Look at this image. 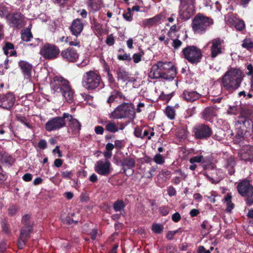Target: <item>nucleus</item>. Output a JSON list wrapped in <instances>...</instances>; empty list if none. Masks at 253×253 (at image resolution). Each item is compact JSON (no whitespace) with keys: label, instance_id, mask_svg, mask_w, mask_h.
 I'll return each instance as SVG.
<instances>
[{"label":"nucleus","instance_id":"f257e3e1","mask_svg":"<svg viewBox=\"0 0 253 253\" xmlns=\"http://www.w3.org/2000/svg\"><path fill=\"white\" fill-rule=\"evenodd\" d=\"M176 75V70L170 62L158 61L154 64L149 72V77L152 79H164L172 80Z\"/></svg>","mask_w":253,"mask_h":253},{"label":"nucleus","instance_id":"f03ea898","mask_svg":"<svg viewBox=\"0 0 253 253\" xmlns=\"http://www.w3.org/2000/svg\"><path fill=\"white\" fill-rule=\"evenodd\" d=\"M243 77V73L240 69L231 68L222 76L221 87L229 92H233L240 86Z\"/></svg>","mask_w":253,"mask_h":253},{"label":"nucleus","instance_id":"7ed1b4c3","mask_svg":"<svg viewBox=\"0 0 253 253\" xmlns=\"http://www.w3.org/2000/svg\"><path fill=\"white\" fill-rule=\"evenodd\" d=\"M135 117L134 106L132 103H123L119 105L110 114V118L116 119H133Z\"/></svg>","mask_w":253,"mask_h":253},{"label":"nucleus","instance_id":"20e7f679","mask_svg":"<svg viewBox=\"0 0 253 253\" xmlns=\"http://www.w3.org/2000/svg\"><path fill=\"white\" fill-rule=\"evenodd\" d=\"M213 23L212 19L199 13L193 20L192 29L195 33L203 34Z\"/></svg>","mask_w":253,"mask_h":253},{"label":"nucleus","instance_id":"39448f33","mask_svg":"<svg viewBox=\"0 0 253 253\" xmlns=\"http://www.w3.org/2000/svg\"><path fill=\"white\" fill-rule=\"evenodd\" d=\"M195 0H180L178 14L183 20L189 19L195 12Z\"/></svg>","mask_w":253,"mask_h":253},{"label":"nucleus","instance_id":"423d86ee","mask_svg":"<svg viewBox=\"0 0 253 253\" xmlns=\"http://www.w3.org/2000/svg\"><path fill=\"white\" fill-rule=\"evenodd\" d=\"M101 77L94 71H90L84 74L82 80L83 86L87 89L97 88L100 83Z\"/></svg>","mask_w":253,"mask_h":253},{"label":"nucleus","instance_id":"0eeeda50","mask_svg":"<svg viewBox=\"0 0 253 253\" xmlns=\"http://www.w3.org/2000/svg\"><path fill=\"white\" fill-rule=\"evenodd\" d=\"M29 219L30 215L28 214L25 215L22 217V223L24 227L21 230L20 237L18 241V246L19 249H22L24 247L32 230V225L29 222Z\"/></svg>","mask_w":253,"mask_h":253},{"label":"nucleus","instance_id":"6e6552de","mask_svg":"<svg viewBox=\"0 0 253 253\" xmlns=\"http://www.w3.org/2000/svg\"><path fill=\"white\" fill-rule=\"evenodd\" d=\"M239 193L247 198V205L251 206L253 204V186L248 180H245L239 183L237 186Z\"/></svg>","mask_w":253,"mask_h":253},{"label":"nucleus","instance_id":"1a4fd4ad","mask_svg":"<svg viewBox=\"0 0 253 253\" xmlns=\"http://www.w3.org/2000/svg\"><path fill=\"white\" fill-rule=\"evenodd\" d=\"M69 85V82L62 77L55 76L50 84L52 93L54 96H60L65 90V87H68Z\"/></svg>","mask_w":253,"mask_h":253},{"label":"nucleus","instance_id":"9d476101","mask_svg":"<svg viewBox=\"0 0 253 253\" xmlns=\"http://www.w3.org/2000/svg\"><path fill=\"white\" fill-rule=\"evenodd\" d=\"M182 52L185 58L192 64L199 62L202 56L201 50L194 45L184 48Z\"/></svg>","mask_w":253,"mask_h":253},{"label":"nucleus","instance_id":"9b49d317","mask_svg":"<svg viewBox=\"0 0 253 253\" xmlns=\"http://www.w3.org/2000/svg\"><path fill=\"white\" fill-rule=\"evenodd\" d=\"M64 114L61 117H55L49 119L45 124V129L48 132L55 131L65 126Z\"/></svg>","mask_w":253,"mask_h":253},{"label":"nucleus","instance_id":"f8f14e48","mask_svg":"<svg viewBox=\"0 0 253 253\" xmlns=\"http://www.w3.org/2000/svg\"><path fill=\"white\" fill-rule=\"evenodd\" d=\"M40 53L45 59H53L58 55L59 49L54 44L46 43L41 48Z\"/></svg>","mask_w":253,"mask_h":253},{"label":"nucleus","instance_id":"ddd939ff","mask_svg":"<svg viewBox=\"0 0 253 253\" xmlns=\"http://www.w3.org/2000/svg\"><path fill=\"white\" fill-rule=\"evenodd\" d=\"M111 164L108 160H99L94 166L95 171L99 175L107 176L111 172Z\"/></svg>","mask_w":253,"mask_h":253},{"label":"nucleus","instance_id":"4468645a","mask_svg":"<svg viewBox=\"0 0 253 253\" xmlns=\"http://www.w3.org/2000/svg\"><path fill=\"white\" fill-rule=\"evenodd\" d=\"M236 129H245L246 132H248V135H251L253 131V123L249 118L245 117H239L235 122Z\"/></svg>","mask_w":253,"mask_h":253},{"label":"nucleus","instance_id":"2eb2a0df","mask_svg":"<svg viewBox=\"0 0 253 253\" xmlns=\"http://www.w3.org/2000/svg\"><path fill=\"white\" fill-rule=\"evenodd\" d=\"M212 134L211 128L208 126L200 124L194 127V135L197 139H207Z\"/></svg>","mask_w":253,"mask_h":253},{"label":"nucleus","instance_id":"dca6fc26","mask_svg":"<svg viewBox=\"0 0 253 253\" xmlns=\"http://www.w3.org/2000/svg\"><path fill=\"white\" fill-rule=\"evenodd\" d=\"M64 120L67 119V121L69 122L68 132L72 134L78 133L81 129V124L80 122L68 113H64Z\"/></svg>","mask_w":253,"mask_h":253},{"label":"nucleus","instance_id":"f3484780","mask_svg":"<svg viewBox=\"0 0 253 253\" xmlns=\"http://www.w3.org/2000/svg\"><path fill=\"white\" fill-rule=\"evenodd\" d=\"M15 97L11 92L0 95V107L10 110L14 105Z\"/></svg>","mask_w":253,"mask_h":253},{"label":"nucleus","instance_id":"a211bd4d","mask_svg":"<svg viewBox=\"0 0 253 253\" xmlns=\"http://www.w3.org/2000/svg\"><path fill=\"white\" fill-rule=\"evenodd\" d=\"M223 41L219 38L214 39L209 42L211 44V55L212 58H214L222 53L223 48L222 46Z\"/></svg>","mask_w":253,"mask_h":253},{"label":"nucleus","instance_id":"6ab92c4d","mask_svg":"<svg viewBox=\"0 0 253 253\" xmlns=\"http://www.w3.org/2000/svg\"><path fill=\"white\" fill-rule=\"evenodd\" d=\"M135 165V161L133 158H126L121 161V166L125 174L129 176L133 174L134 170L132 169Z\"/></svg>","mask_w":253,"mask_h":253},{"label":"nucleus","instance_id":"aec40b11","mask_svg":"<svg viewBox=\"0 0 253 253\" xmlns=\"http://www.w3.org/2000/svg\"><path fill=\"white\" fill-rule=\"evenodd\" d=\"M6 19L11 26L18 28L23 26L24 16L20 13H15L6 16Z\"/></svg>","mask_w":253,"mask_h":253},{"label":"nucleus","instance_id":"412c9836","mask_svg":"<svg viewBox=\"0 0 253 253\" xmlns=\"http://www.w3.org/2000/svg\"><path fill=\"white\" fill-rule=\"evenodd\" d=\"M61 55L64 59L69 62L76 61L79 57L77 51L71 47L62 51Z\"/></svg>","mask_w":253,"mask_h":253},{"label":"nucleus","instance_id":"4be33fe9","mask_svg":"<svg viewBox=\"0 0 253 253\" xmlns=\"http://www.w3.org/2000/svg\"><path fill=\"white\" fill-rule=\"evenodd\" d=\"M163 18L164 16L159 14L152 18L145 19L143 20L141 26L144 28L152 27L161 23Z\"/></svg>","mask_w":253,"mask_h":253},{"label":"nucleus","instance_id":"5701e85b","mask_svg":"<svg viewBox=\"0 0 253 253\" xmlns=\"http://www.w3.org/2000/svg\"><path fill=\"white\" fill-rule=\"evenodd\" d=\"M239 154L242 160L245 161H250L253 158V147L250 145L245 146Z\"/></svg>","mask_w":253,"mask_h":253},{"label":"nucleus","instance_id":"b1692460","mask_svg":"<svg viewBox=\"0 0 253 253\" xmlns=\"http://www.w3.org/2000/svg\"><path fill=\"white\" fill-rule=\"evenodd\" d=\"M84 28V25L80 19L77 18L75 19L71 25L70 27L71 32L72 34L77 37L80 35Z\"/></svg>","mask_w":253,"mask_h":253},{"label":"nucleus","instance_id":"393cba45","mask_svg":"<svg viewBox=\"0 0 253 253\" xmlns=\"http://www.w3.org/2000/svg\"><path fill=\"white\" fill-rule=\"evenodd\" d=\"M182 97L186 101L193 102L200 98L201 94L193 90H184Z\"/></svg>","mask_w":253,"mask_h":253},{"label":"nucleus","instance_id":"a878e982","mask_svg":"<svg viewBox=\"0 0 253 253\" xmlns=\"http://www.w3.org/2000/svg\"><path fill=\"white\" fill-rule=\"evenodd\" d=\"M19 66L22 70L24 78L28 79L31 76L32 66L26 61H20L19 62Z\"/></svg>","mask_w":253,"mask_h":253},{"label":"nucleus","instance_id":"bb28decb","mask_svg":"<svg viewBox=\"0 0 253 253\" xmlns=\"http://www.w3.org/2000/svg\"><path fill=\"white\" fill-rule=\"evenodd\" d=\"M0 162L7 166H11L14 163V159L5 152H0Z\"/></svg>","mask_w":253,"mask_h":253},{"label":"nucleus","instance_id":"cd10ccee","mask_svg":"<svg viewBox=\"0 0 253 253\" xmlns=\"http://www.w3.org/2000/svg\"><path fill=\"white\" fill-rule=\"evenodd\" d=\"M116 73L118 81H122L124 82L128 81V74L124 68L121 67L117 68L116 70Z\"/></svg>","mask_w":253,"mask_h":253},{"label":"nucleus","instance_id":"c85d7f7f","mask_svg":"<svg viewBox=\"0 0 253 253\" xmlns=\"http://www.w3.org/2000/svg\"><path fill=\"white\" fill-rule=\"evenodd\" d=\"M65 90L61 94L66 100L69 102L71 103L73 102L74 98V91L71 88L70 85L68 87H65Z\"/></svg>","mask_w":253,"mask_h":253},{"label":"nucleus","instance_id":"c756f323","mask_svg":"<svg viewBox=\"0 0 253 253\" xmlns=\"http://www.w3.org/2000/svg\"><path fill=\"white\" fill-rule=\"evenodd\" d=\"M235 165L236 161L234 157H231L227 160L225 168L228 170L229 174L232 175L234 173Z\"/></svg>","mask_w":253,"mask_h":253},{"label":"nucleus","instance_id":"7c9ffc66","mask_svg":"<svg viewBox=\"0 0 253 253\" xmlns=\"http://www.w3.org/2000/svg\"><path fill=\"white\" fill-rule=\"evenodd\" d=\"M203 117L206 120H210V118L216 115V110L213 107L206 108L203 112Z\"/></svg>","mask_w":253,"mask_h":253},{"label":"nucleus","instance_id":"2f4dec72","mask_svg":"<svg viewBox=\"0 0 253 253\" xmlns=\"http://www.w3.org/2000/svg\"><path fill=\"white\" fill-rule=\"evenodd\" d=\"M118 97L120 98L126 99L125 96H124L122 94V93L120 91L115 89L111 92V94L107 100V102L109 103H111L113 102L116 100V99H117Z\"/></svg>","mask_w":253,"mask_h":253},{"label":"nucleus","instance_id":"473e14b6","mask_svg":"<svg viewBox=\"0 0 253 253\" xmlns=\"http://www.w3.org/2000/svg\"><path fill=\"white\" fill-rule=\"evenodd\" d=\"M14 46L13 44L10 42L6 43L3 47L4 53L7 56H15L16 55V51L14 50Z\"/></svg>","mask_w":253,"mask_h":253},{"label":"nucleus","instance_id":"72a5a7b5","mask_svg":"<svg viewBox=\"0 0 253 253\" xmlns=\"http://www.w3.org/2000/svg\"><path fill=\"white\" fill-rule=\"evenodd\" d=\"M105 129L109 132L114 133L119 130L118 127L116 124L112 121H109L105 126Z\"/></svg>","mask_w":253,"mask_h":253},{"label":"nucleus","instance_id":"f704fd0d","mask_svg":"<svg viewBox=\"0 0 253 253\" xmlns=\"http://www.w3.org/2000/svg\"><path fill=\"white\" fill-rule=\"evenodd\" d=\"M237 133L236 134L235 141L238 143L241 142L244 139V135L246 133H248V132H246L245 129H236ZM248 134H247L248 135Z\"/></svg>","mask_w":253,"mask_h":253},{"label":"nucleus","instance_id":"c9c22d12","mask_svg":"<svg viewBox=\"0 0 253 253\" xmlns=\"http://www.w3.org/2000/svg\"><path fill=\"white\" fill-rule=\"evenodd\" d=\"M16 118L18 121L25 125L27 128L29 129H32L33 128V126L30 123L29 120L25 117L19 115L17 116Z\"/></svg>","mask_w":253,"mask_h":253},{"label":"nucleus","instance_id":"e433bc0d","mask_svg":"<svg viewBox=\"0 0 253 253\" xmlns=\"http://www.w3.org/2000/svg\"><path fill=\"white\" fill-rule=\"evenodd\" d=\"M151 229L155 234H161L164 230V226L159 223H153L152 225Z\"/></svg>","mask_w":253,"mask_h":253},{"label":"nucleus","instance_id":"4c0bfd02","mask_svg":"<svg viewBox=\"0 0 253 253\" xmlns=\"http://www.w3.org/2000/svg\"><path fill=\"white\" fill-rule=\"evenodd\" d=\"M125 205L122 200H117L116 201L113 205V208L116 211H121L124 209Z\"/></svg>","mask_w":253,"mask_h":253},{"label":"nucleus","instance_id":"58836bf2","mask_svg":"<svg viewBox=\"0 0 253 253\" xmlns=\"http://www.w3.org/2000/svg\"><path fill=\"white\" fill-rule=\"evenodd\" d=\"M153 160L156 164L160 165L164 164L165 161V158L160 153L156 154Z\"/></svg>","mask_w":253,"mask_h":253},{"label":"nucleus","instance_id":"ea45409f","mask_svg":"<svg viewBox=\"0 0 253 253\" xmlns=\"http://www.w3.org/2000/svg\"><path fill=\"white\" fill-rule=\"evenodd\" d=\"M165 113L166 116L170 120L173 119L175 117V111L171 107H167L166 108Z\"/></svg>","mask_w":253,"mask_h":253},{"label":"nucleus","instance_id":"a19ab883","mask_svg":"<svg viewBox=\"0 0 253 253\" xmlns=\"http://www.w3.org/2000/svg\"><path fill=\"white\" fill-rule=\"evenodd\" d=\"M32 38V34L30 30H25L21 34V39L23 41L29 42Z\"/></svg>","mask_w":253,"mask_h":253},{"label":"nucleus","instance_id":"79ce46f5","mask_svg":"<svg viewBox=\"0 0 253 253\" xmlns=\"http://www.w3.org/2000/svg\"><path fill=\"white\" fill-rule=\"evenodd\" d=\"M242 46L248 49L253 48V42L250 39H245L243 40Z\"/></svg>","mask_w":253,"mask_h":253},{"label":"nucleus","instance_id":"37998d69","mask_svg":"<svg viewBox=\"0 0 253 253\" xmlns=\"http://www.w3.org/2000/svg\"><path fill=\"white\" fill-rule=\"evenodd\" d=\"M202 152H203V151H200V154H202ZM203 155L201 154L200 155L195 156L191 158L189 160V162L191 164H193L195 163H199L203 161Z\"/></svg>","mask_w":253,"mask_h":253},{"label":"nucleus","instance_id":"c03bdc74","mask_svg":"<svg viewBox=\"0 0 253 253\" xmlns=\"http://www.w3.org/2000/svg\"><path fill=\"white\" fill-rule=\"evenodd\" d=\"M7 7L3 3L0 4V17H3L8 16Z\"/></svg>","mask_w":253,"mask_h":253},{"label":"nucleus","instance_id":"a18cd8bd","mask_svg":"<svg viewBox=\"0 0 253 253\" xmlns=\"http://www.w3.org/2000/svg\"><path fill=\"white\" fill-rule=\"evenodd\" d=\"M70 38L66 37L65 38V42L66 43H69L70 46H80V42L77 39H74L73 41H70Z\"/></svg>","mask_w":253,"mask_h":253},{"label":"nucleus","instance_id":"49530a36","mask_svg":"<svg viewBox=\"0 0 253 253\" xmlns=\"http://www.w3.org/2000/svg\"><path fill=\"white\" fill-rule=\"evenodd\" d=\"M244 22L241 20H237L235 22V27L238 31H241L245 28Z\"/></svg>","mask_w":253,"mask_h":253},{"label":"nucleus","instance_id":"de8ad7c7","mask_svg":"<svg viewBox=\"0 0 253 253\" xmlns=\"http://www.w3.org/2000/svg\"><path fill=\"white\" fill-rule=\"evenodd\" d=\"M106 43L109 45H113L115 43V38L112 34L108 35L105 41Z\"/></svg>","mask_w":253,"mask_h":253},{"label":"nucleus","instance_id":"09e8293b","mask_svg":"<svg viewBox=\"0 0 253 253\" xmlns=\"http://www.w3.org/2000/svg\"><path fill=\"white\" fill-rule=\"evenodd\" d=\"M224 131L222 129H219L215 135L214 138L218 141H221L224 139Z\"/></svg>","mask_w":253,"mask_h":253},{"label":"nucleus","instance_id":"8fccbe9b","mask_svg":"<svg viewBox=\"0 0 253 253\" xmlns=\"http://www.w3.org/2000/svg\"><path fill=\"white\" fill-rule=\"evenodd\" d=\"M170 174V171L169 170H167V169H164V170H162L159 175V176L160 177H161V176H162V179H163V180L164 181H165L166 180H167V176H169Z\"/></svg>","mask_w":253,"mask_h":253},{"label":"nucleus","instance_id":"3c124183","mask_svg":"<svg viewBox=\"0 0 253 253\" xmlns=\"http://www.w3.org/2000/svg\"><path fill=\"white\" fill-rule=\"evenodd\" d=\"M107 77L108 81L110 84V85L112 87L115 86V79L114 78L113 75L110 73V72L107 73Z\"/></svg>","mask_w":253,"mask_h":253},{"label":"nucleus","instance_id":"603ef678","mask_svg":"<svg viewBox=\"0 0 253 253\" xmlns=\"http://www.w3.org/2000/svg\"><path fill=\"white\" fill-rule=\"evenodd\" d=\"M182 44V42L178 39H174L172 40V46L174 49L179 48Z\"/></svg>","mask_w":253,"mask_h":253},{"label":"nucleus","instance_id":"864d4df0","mask_svg":"<svg viewBox=\"0 0 253 253\" xmlns=\"http://www.w3.org/2000/svg\"><path fill=\"white\" fill-rule=\"evenodd\" d=\"M73 173L72 171H61V176L66 179L71 178Z\"/></svg>","mask_w":253,"mask_h":253},{"label":"nucleus","instance_id":"5fc2aeb1","mask_svg":"<svg viewBox=\"0 0 253 253\" xmlns=\"http://www.w3.org/2000/svg\"><path fill=\"white\" fill-rule=\"evenodd\" d=\"M159 211L163 216H166L169 213V208L167 206H162L159 208Z\"/></svg>","mask_w":253,"mask_h":253},{"label":"nucleus","instance_id":"6e6d98bb","mask_svg":"<svg viewBox=\"0 0 253 253\" xmlns=\"http://www.w3.org/2000/svg\"><path fill=\"white\" fill-rule=\"evenodd\" d=\"M142 56V54L140 53H134L132 55V57L131 59H133V62L135 63H138L141 60V57Z\"/></svg>","mask_w":253,"mask_h":253},{"label":"nucleus","instance_id":"4d7b16f0","mask_svg":"<svg viewBox=\"0 0 253 253\" xmlns=\"http://www.w3.org/2000/svg\"><path fill=\"white\" fill-rule=\"evenodd\" d=\"M178 232V230L169 231L168 232L166 238L169 240H172L173 239L174 235Z\"/></svg>","mask_w":253,"mask_h":253},{"label":"nucleus","instance_id":"13d9d810","mask_svg":"<svg viewBox=\"0 0 253 253\" xmlns=\"http://www.w3.org/2000/svg\"><path fill=\"white\" fill-rule=\"evenodd\" d=\"M123 16L126 21H131L132 20V16L130 9H128V11L123 14Z\"/></svg>","mask_w":253,"mask_h":253},{"label":"nucleus","instance_id":"bf43d9fd","mask_svg":"<svg viewBox=\"0 0 253 253\" xmlns=\"http://www.w3.org/2000/svg\"><path fill=\"white\" fill-rule=\"evenodd\" d=\"M167 191L168 195L170 197L175 195L176 193L175 188L172 186H170L168 188Z\"/></svg>","mask_w":253,"mask_h":253},{"label":"nucleus","instance_id":"052dcab7","mask_svg":"<svg viewBox=\"0 0 253 253\" xmlns=\"http://www.w3.org/2000/svg\"><path fill=\"white\" fill-rule=\"evenodd\" d=\"M118 58L119 60H121L130 61L131 60V57L130 56V55L126 53H125L123 55H119Z\"/></svg>","mask_w":253,"mask_h":253},{"label":"nucleus","instance_id":"680f3d73","mask_svg":"<svg viewBox=\"0 0 253 253\" xmlns=\"http://www.w3.org/2000/svg\"><path fill=\"white\" fill-rule=\"evenodd\" d=\"M178 30L177 28V26L175 24L172 25L169 29V30L168 32V36L169 38L172 37V33H175Z\"/></svg>","mask_w":253,"mask_h":253},{"label":"nucleus","instance_id":"e2e57ef3","mask_svg":"<svg viewBox=\"0 0 253 253\" xmlns=\"http://www.w3.org/2000/svg\"><path fill=\"white\" fill-rule=\"evenodd\" d=\"M101 63L102 64V66L103 68V70L106 72H109L110 71V68L108 64L106 63V62L104 59L101 60Z\"/></svg>","mask_w":253,"mask_h":253},{"label":"nucleus","instance_id":"0e129e2a","mask_svg":"<svg viewBox=\"0 0 253 253\" xmlns=\"http://www.w3.org/2000/svg\"><path fill=\"white\" fill-rule=\"evenodd\" d=\"M38 147L42 149H44L47 147V142L44 139H41L38 143Z\"/></svg>","mask_w":253,"mask_h":253},{"label":"nucleus","instance_id":"69168bd1","mask_svg":"<svg viewBox=\"0 0 253 253\" xmlns=\"http://www.w3.org/2000/svg\"><path fill=\"white\" fill-rule=\"evenodd\" d=\"M171 218L174 222H177L180 220L181 215L179 213L176 212L172 215Z\"/></svg>","mask_w":253,"mask_h":253},{"label":"nucleus","instance_id":"338daca9","mask_svg":"<svg viewBox=\"0 0 253 253\" xmlns=\"http://www.w3.org/2000/svg\"><path fill=\"white\" fill-rule=\"evenodd\" d=\"M32 178V174L29 173H27L22 176L23 180L26 182H29L31 181Z\"/></svg>","mask_w":253,"mask_h":253},{"label":"nucleus","instance_id":"774afa93","mask_svg":"<svg viewBox=\"0 0 253 253\" xmlns=\"http://www.w3.org/2000/svg\"><path fill=\"white\" fill-rule=\"evenodd\" d=\"M142 133L143 131L141 128L139 127H136L135 128L134 131V134L136 137L141 138V137H142L141 135H142Z\"/></svg>","mask_w":253,"mask_h":253}]
</instances>
